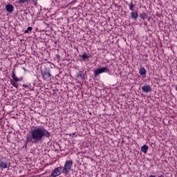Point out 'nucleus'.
<instances>
[{
  "label": "nucleus",
  "instance_id": "20",
  "mask_svg": "<svg viewBox=\"0 0 177 177\" xmlns=\"http://www.w3.org/2000/svg\"><path fill=\"white\" fill-rule=\"evenodd\" d=\"M23 86H24V88H28V86H27V84H24Z\"/></svg>",
  "mask_w": 177,
  "mask_h": 177
},
{
  "label": "nucleus",
  "instance_id": "7",
  "mask_svg": "<svg viewBox=\"0 0 177 177\" xmlns=\"http://www.w3.org/2000/svg\"><path fill=\"white\" fill-rule=\"evenodd\" d=\"M79 57H80V62H86V60H88L89 57H91V55L84 53L83 54L80 55Z\"/></svg>",
  "mask_w": 177,
  "mask_h": 177
},
{
  "label": "nucleus",
  "instance_id": "19",
  "mask_svg": "<svg viewBox=\"0 0 177 177\" xmlns=\"http://www.w3.org/2000/svg\"><path fill=\"white\" fill-rule=\"evenodd\" d=\"M56 59H57L59 60V59H60V55H56Z\"/></svg>",
  "mask_w": 177,
  "mask_h": 177
},
{
  "label": "nucleus",
  "instance_id": "16",
  "mask_svg": "<svg viewBox=\"0 0 177 177\" xmlns=\"http://www.w3.org/2000/svg\"><path fill=\"white\" fill-rule=\"evenodd\" d=\"M140 19H142V20H145V19H147V14L145 12H142V14L140 15Z\"/></svg>",
  "mask_w": 177,
  "mask_h": 177
},
{
  "label": "nucleus",
  "instance_id": "13",
  "mask_svg": "<svg viewBox=\"0 0 177 177\" xmlns=\"http://www.w3.org/2000/svg\"><path fill=\"white\" fill-rule=\"evenodd\" d=\"M0 167L1 168V169H6V168H8V161L1 160Z\"/></svg>",
  "mask_w": 177,
  "mask_h": 177
},
{
  "label": "nucleus",
  "instance_id": "8",
  "mask_svg": "<svg viewBox=\"0 0 177 177\" xmlns=\"http://www.w3.org/2000/svg\"><path fill=\"white\" fill-rule=\"evenodd\" d=\"M142 91L145 93H149V92H151V86H150V85L145 84L142 87Z\"/></svg>",
  "mask_w": 177,
  "mask_h": 177
},
{
  "label": "nucleus",
  "instance_id": "2",
  "mask_svg": "<svg viewBox=\"0 0 177 177\" xmlns=\"http://www.w3.org/2000/svg\"><path fill=\"white\" fill-rule=\"evenodd\" d=\"M73 160H67L65 162L64 167H62V174L65 175H68L71 172V168H73Z\"/></svg>",
  "mask_w": 177,
  "mask_h": 177
},
{
  "label": "nucleus",
  "instance_id": "1",
  "mask_svg": "<svg viewBox=\"0 0 177 177\" xmlns=\"http://www.w3.org/2000/svg\"><path fill=\"white\" fill-rule=\"evenodd\" d=\"M30 136L26 137V143L37 144L42 142L44 138H50V132L44 126H35L30 129Z\"/></svg>",
  "mask_w": 177,
  "mask_h": 177
},
{
  "label": "nucleus",
  "instance_id": "14",
  "mask_svg": "<svg viewBox=\"0 0 177 177\" xmlns=\"http://www.w3.org/2000/svg\"><path fill=\"white\" fill-rule=\"evenodd\" d=\"M141 150L142 153H145V154H146V153H147V151L149 150V146H147V145H144L141 147Z\"/></svg>",
  "mask_w": 177,
  "mask_h": 177
},
{
  "label": "nucleus",
  "instance_id": "4",
  "mask_svg": "<svg viewBox=\"0 0 177 177\" xmlns=\"http://www.w3.org/2000/svg\"><path fill=\"white\" fill-rule=\"evenodd\" d=\"M109 71H110L107 66L94 69V77H98L100 74H103V73H109Z\"/></svg>",
  "mask_w": 177,
  "mask_h": 177
},
{
  "label": "nucleus",
  "instance_id": "15",
  "mask_svg": "<svg viewBox=\"0 0 177 177\" xmlns=\"http://www.w3.org/2000/svg\"><path fill=\"white\" fill-rule=\"evenodd\" d=\"M129 10H131L132 12H133L134 10V8H135V4L133 3V1H131L129 4Z\"/></svg>",
  "mask_w": 177,
  "mask_h": 177
},
{
  "label": "nucleus",
  "instance_id": "3",
  "mask_svg": "<svg viewBox=\"0 0 177 177\" xmlns=\"http://www.w3.org/2000/svg\"><path fill=\"white\" fill-rule=\"evenodd\" d=\"M12 78L13 80L10 81L11 85H12V86H15V88H19V85H17L16 82H19L21 80L16 77V71H15V69L12 71Z\"/></svg>",
  "mask_w": 177,
  "mask_h": 177
},
{
  "label": "nucleus",
  "instance_id": "9",
  "mask_svg": "<svg viewBox=\"0 0 177 177\" xmlns=\"http://www.w3.org/2000/svg\"><path fill=\"white\" fill-rule=\"evenodd\" d=\"M85 77H86V71H80L77 75V77L81 78L82 80H85Z\"/></svg>",
  "mask_w": 177,
  "mask_h": 177
},
{
  "label": "nucleus",
  "instance_id": "5",
  "mask_svg": "<svg viewBox=\"0 0 177 177\" xmlns=\"http://www.w3.org/2000/svg\"><path fill=\"white\" fill-rule=\"evenodd\" d=\"M63 174V170L62 169V167H58L55 168L51 173V176L52 177H57Z\"/></svg>",
  "mask_w": 177,
  "mask_h": 177
},
{
  "label": "nucleus",
  "instance_id": "10",
  "mask_svg": "<svg viewBox=\"0 0 177 177\" xmlns=\"http://www.w3.org/2000/svg\"><path fill=\"white\" fill-rule=\"evenodd\" d=\"M6 12H8V13H12V12L15 10V7H13V5L12 4H7L6 6Z\"/></svg>",
  "mask_w": 177,
  "mask_h": 177
},
{
  "label": "nucleus",
  "instance_id": "12",
  "mask_svg": "<svg viewBox=\"0 0 177 177\" xmlns=\"http://www.w3.org/2000/svg\"><path fill=\"white\" fill-rule=\"evenodd\" d=\"M146 69L144 67H142L139 69V74L142 78H146Z\"/></svg>",
  "mask_w": 177,
  "mask_h": 177
},
{
  "label": "nucleus",
  "instance_id": "11",
  "mask_svg": "<svg viewBox=\"0 0 177 177\" xmlns=\"http://www.w3.org/2000/svg\"><path fill=\"white\" fill-rule=\"evenodd\" d=\"M130 17L133 20H138V17H139V15H138V11H132L130 13Z\"/></svg>",
  "mask_w": 177,
  "mask_h": 177
},
{
  "label": "nucleus",
  "instance_id": "18",
  "mask_svg": "<svg viewBox=\"0 0 177 177\" xmlns=\"http://www.w3.org/2000/svg\"><path fill=\"white\" fill-rule=\"evenodd\" d=\"M149 177H156V176L150 175ZM158 177H165V176H164V174H160V175L158 176Z\"/></svg>",
  "mask_w": 177,
  "mask_h": 177
},
{
  "label": "nucleus",
  "instance_id": "17",
  "mask_svg": "<svg viewBox=\"0 0 177 177\" xmlns=\"http://www.w3.org/2000/svg\"><path fill=\"white\" fill-rule=\"evenodd\" d=\"M29 31H32V27H30V26H28V28H27V30H25V34H28V32Z\"/></svg>",
  "mask_w": 177,
  "mask_h": 177
},
{
  "label": "nucleus",
  "instance_id": "6",
  "mask_svg": "<svg viewBox=\"0 0 177 177\" xmlns=\"http://www.w3.org/2000/svg\"><path fill=\"white\" fill-rule=\"evenodd\" d=\"M41 75L45 81H50L52 80V75H50V72L48 71H44L41 72Z\"/></svg>",
  "mask_w": 177,
  "mask_h": 177
}]
</instances>
